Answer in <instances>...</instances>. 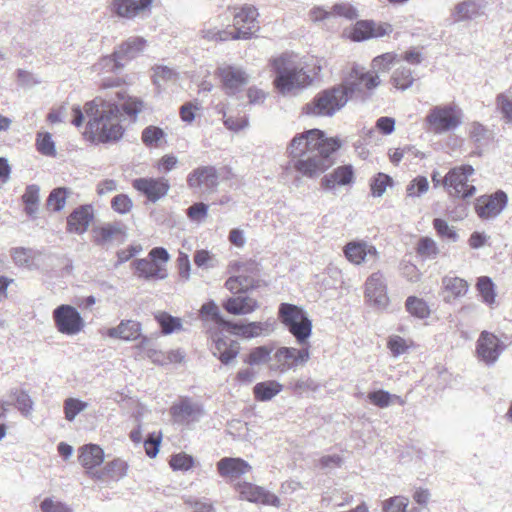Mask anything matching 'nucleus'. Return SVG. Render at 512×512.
<instances>
[{"label":"nucleus","mask_w":512,"mask_h":512,"mask_svg":"<svg viewBox=\"0 0 512 512\" xmlns=\"http://www.w3.org/2000/svg\"><path fill=\"white\" fill-rule=\"evenodd\" d=\"M94 218L91 205L76 208L67 218V230L70 233L83 234L87 231Z\"/></svg>","instance_id":"obj_26"},{"label":"nucleus","mask_w":512,"mask_h":512,"mask_svg":"<svg viewBox=\"0 0 512 512\" xmlns=\"http://www.w3.org/2000/svg\"><path fill=\"white\" fill-rule=\"evenodd\" d=\"M392 26L388 23H376L374 21H358L352 32L354 41H363L369 38H378L392 32Z\"/></svg>","instance_id":"obj_23"},{"label":"nucleus","mask_w":512,"mask_h":512,"mask_svg":"<svg viewBox=\"0 0 512 512\" xmlns=\"http://www.w3.org/2000/svg\"><path fill=\"white\" fill-rule=\"evenodd\" d=\"M187 184L201 193H213L219 185V175L214 166H200L188 174Z\"/></svg>","instance_id":"obj_13"},{"label":"nucleus","mask_w":512,"mask_h":512,"mask_svg":"<svg viewBox=\"0 0 512 512\" xmlns=\"http://www.w3.org/2000/svg\"><path fill=\"white\" fill-rule=\"evenodd\" d=\"M415 81L413 72L410 68L400 65L397 67L391 76L392 85L401 91H405L410 88Z\"/></svg>","instance_id":"obj_39"},{"label":"nucleus","mask_w":512,"mask_h":512,"mask_svg":"<svg viewBox=\"0 0 512 512\" xmlns=\"http://www.w3.org/2000/svg\"><path fill=\"white\" fill-rule=\"evenodd\" d=\"M273 68L276 72L274 85L282 95H291L311 83V77L303 70V67L295 62L293 56L284 54L273 60Z\"/></svg>","instance_id":"obj_3"},{"label":"nucleus","mask_w":512,"mask_h":512,"mask_svg":"<svg viewBox=\"0 0 512 512\" xmlns=\"http://www.w3.org/2000/svg\"><path fill=\"white\" fill-rule=\"evenodd\" d=\"M311 353L308 346L301 348L279 347L273 353L269 370L279 374H285L288 371H296L304 367L310 360Z\"/></svg>","instance_id":"obj_5"},{"label":"nucleus","mask_w":512,"mask_h":512,"mask_svg":"<svg viewBox=\"0 0 512 512\" xmlns=\"http://www.w3.org/2000/svg\"><path fill=\"white\" fill-rule=\"evenodd\" d=\"M166 134L160 127L157 126H147L141 135L142 142L147 147H159L161 143L165 140Z\"/></svg>","instance_id":"obj_45"},{"label":"nucleus","mask_w":512,"mask_h":512,"mask_svg":"<svg viewBox=\"0 0 512 512\" xmlns=\"http://www.w3.org/2000/svg\"><path fill=\"white\" fill-rule=\"evenodd\" d=\"M200 316L203 320L210 319L228 330V323H230V321H227L222 317L218 306L213 301L202 305L200 309Z\"/></svg>","instance_id":"obj_48"},{"label":"nucleus","mask_w":512,"mask_h":512,"mask_svg":"<svg viewBox=\"0 0 512 512\" xmlns=\"http://www.w3.org/2000/svg\"><path fill=\"white\" fill-rule=\"evenodd\" d=\"M251 465L241 459L234 457H224L217 463V470L221 477L236 479L240 476L250 472Z\"/></svg>","instance_id":"obj_29"},{"label":"nucleus","mask_w":512,"mask_h":512,"mask_svg":"<svg viewBox=\"0 0 512 512\" xmlns=\"http://www.w3.org/2000/svg\"><path fill=\"white\" fill-rule=\"evenodd\" d=\"M142 332V325L136 320H122L115 326L108 328L105 335L112 339L123 341H134L139 339Z\"/></svg>","instance_id":"obj_27"},{"label":"nucleus","mask_w":512,"mask_h":512,"mask_svg":"<svg viewBox=\"0 0 512 512\" xmlns=\"http://www.w3.org/2000/svg\"><path fill=\"white\" fill-rule=\"evenodd\" d=\"M177 78V72L168 66H156L154 68V83L159 87L168 82H175Z\"/></svg>","instance_id":"obj_53"},{"label":"nucleus","mask_w":512,"mask_h":512,"mask_svg":"<svg viewBox=\"0 0 512 512\" xmlns=\"http://www.w3.org/2000/svg\"><path fill=\"white\" fill-rule=\"evenodd\" d=\"M242 499L249 502L262 503L268 505H278L279 499L262 487L253 485L251 483H240L237 487Z\"/></svg>","instance_id":"obj_28"},{"label":"nucleus","mask_w":512,"mask_h":512,"mask_svg":"<svg viewBox=\"0 0 512 512\" xmlns=\"http://www.w3.org/2000/svg\"><path fill=\"white\" fill-rule=\"evenodd\" d=\"M409 501L404 496H394L385 500L382 504L384 512H408Z\"/></svg>","instance_id":"obj_57"},{"label":"nucleus","mask_w":512,"mask_h":512,"mask_svg":"<svg viewBox=\"0 0 512 512\" xmlns=\"http://www.w3.org/2000/svg\"><path fill=\"white\" fill-rule=\"evenodd\" d=\"M355 180L354 169L351 165H342L333 169L321 179V186L328 191L337 187L352 185Z\"/></svg>","instance_id":"obj_22"},{"label":"nucleus","mask_w":512,"mask_h":512,"mask_svg":"<svg viewBox=\"0 0 512 512\" xmlns=\"http://www.w3.org/2000/svg\"><path fill=\"white\" fill-rule=\"evenodd\" d=\"M42 512H72L71 508L65 503L47 497L40 503Z\"/></svg>","instance_id":"obj_62"},{"label":"nucleus","mask_w":512,"mask_h":512,"mask_svg":"<svg viewBox=\"0 0 512 512\" xmlns=\"http://www.w3.org/2000/svg\"><path fill=\"white\" fill-rule=\"evenodd\" d=\"M283 390V385L276 380H267L257 383L253 388L254 398L266 402L273 399Z\"/></svg>","instance_id":"obj_38"},{"label":"nucleus","mask_w":512,"mask_h":512,"mask_svg":"<svg viewBox=\"0 0 512 512\" xmlns=\"http://www.w3.org/2000/svg\"><path fill=\"white\" fill-rule=\"evenodd\" d=\"M36 146L38 151L46 156H55L56 148L50 133H38L36 139Z\"/></svg>","instance_id":"obj_55"},{"label":"nucleus","mask_w":512,"mask_h":512,"mask_svg":"<svg viewBox=\"0 0 512 512\" xmlns=\"http://www.w3.org/2000/svg\"><path fill=\"white\" fill-rule=\"evenodd\" d=\"M340 147L338 138H328L323 131L311 129L293 137L288 154L295 171L303 177L316 178L332 166L331 155Z\"/></svg>","instance_id":"obj_2"},{"label":"nucleus","mask_w":512,"mask_h":512,"mask_svg":"<svg viewBox=\"0 0 512 512\" xmlns=\"http://www.w3.org/2000/svg\"><path fill=\"white\" fill-rule=\"evenodd\" d=\"M33 254V250L23 247H16L11 250V257L14 263L20 267L30 268L33 262Z\"/></svg>","instance_id":"obj_54"},{"label":"nucleus","mask_w":512,"mask_h":512,"mask_svg":"<svg viewBox=\"0 0 512 512\" xmlns=\"http://www.w3.org/2000/svg\"><path fill=\"white\" fill-rule=\"evenodd\" d=\"M477 290L479 291L482 300L487 305L491 306L495 303L496 293L494 289V284L491 278L487 276H482L477 281Z\"/></svg>","instance_id":"obj_51"},{"label":"nucleus","mask_w":512,"mask_h":512,"mask_svg":"<svg viewBox=\"0 0 512 512\" xmlns=\"http://www.w3.org/2000/svg\"><path fill=\"white\" fill-rule=\"evenodd\" d=\"M380 78L376 72L368 71L360 65H354L351 72L340 86L347 95V100L379 86Z\"/></svg>","instance_id":"obj_8"},{"label":"nucleus","mask_w":512,"mask_h":512,"mask_svg":"<svg viewBox=\"0 0 512 512\" xmlns=\"http://www.w3.org/2000/svg\"><path fill=\"white\" fill-rule=\"evenodd\" d=\"M288 331L295 337L299 345H304L312 334V321L309 317L300 320L289 327Z\"/></svg>","instance_id":"obj_41"},{"label":"nucleus","mask_w":512,"mask_h":512,"mask_svg":"<svg viewBox=\"0 0 512 512\" xmlns=\"http://www.w3.org/2000/svg\"><path fill=\"white\" fill-rule=\"evenodd\" d=\"M143 102L124 92H116L115 97H96L84 105L89 118L87 128L100 142L117 141L123 135L120 122L124 115L136 119L142 111Z\"/></svg>","instance_id":"obj_1"},{"label":"nucleus","mask_w":512,"mask_h":512,"mask_svg":"<svg viewBox=\"0 0 512 512\" xmlns=\"http://www.w3.org/2000/svg\"><path fill=\"white\" fill-rule=\"evenodd\" d=\"M134 264L138 277L146 280H163L167 277L166 268L159 262L150 259H138Z\"/></svg>","instance_id":"obj_35"},{"label":"nucleus","mask_w":512,"mask_h":512,"mask_svg":"<svg viewBox=\"0 0 512 512\" xmlns=\"http://www.w3.org/2000/svg\"><path fill=\"white\" fill-rule=\"evenodd\" d=\"M274 330V324L271 321L250 322L247 324L228 323V331L235 335L250 339L262 335H269Z\"/></svg>","instance_id":"obj_25"},{"label":"nucleus","mask_w":512,"mask_h":512,"mask_svg":"<svg viewBox=\"0 0 512 512\" xmlns=\"http://www.w3.org/2000/svg\"><path fill=\"white\" fill-rule=\"evenodd\" d=\"M258 12L255 7L245 5L240 9H235L233 18L234 31L231 39H249L255 34L259 27L257 25Z\"/></svg>","instance_id":"obj_10"},{"label":"nucleus","mask_w":512,"mask_h":512,"mask_svg":"<svg viewBox=\"0 0 512 512\" xmlns=\"http://www.w3.org/2000/svg\"><path fill=\"white\" fill-rule=\"evenodd\" d=\"M170 414L175 423L188 425L198 422L204 415V409L201 404L193 401L191 398L180 397L170 407Z\"/></svg>","instance_id":"obj_11"},{"label":"nucleus","mask_w":512,"mask_h":512,"mask_svg":"<svg viewBox=\"0 0 512 512\" xmlns=\"http://www.w3.org/2000/svg\"><path fill=\"white\" fill-rule=\"evenodd\" d=\"M146 39L132 36L122 42L115 50L114 56L122 61H131L138 57L146 47Z\"/></svg>","instance_id":"obj_31"},{"label":"nucleus","mask_w":512,"mask_h":512,"mask_svg":"<svg viewBox=\"0 0 512 512\" xmlns=\"http://www.w3.org/2000/svg\"><path fill=\"white\" fill-rule=\"evenodd\" d=\"M124 67V63L120 59L114 56V52L111 55L102 57L92 67L93 71L98 74L107 72H117Z\"/></svg>","instance_id":"obj_44"},{"label":"nucleus","mask_w":512,"mask_h":512,"mask_svg":"<svg viewBox=\"0 0 512 512\" xmlns=\"http://www.w3.org/2000/svg\"><path fill=\"white\" fill-rule=\"evenodd\" d=\"M396 58L397 55L394 53H384L375 57L371 63L372 71L378 74V72H385L389 70Z\"/></svg>","instance_id":"obj_60"},{"label":"nucleus","mask_w":512,"mask_h":512,"mask_svg":"<svg viewBox=\"0 0 512 512\" xmlns=\"http://www.w3.org/2000/svg\"><path fill=\"white\" fill-rule=\"evenodd\" d=\"M343 253L346 259L354 265H361L370 261L376 262L380 258L376 247L365 240L348 242L343 248Z\"/></svg>","instance_id":"obj_15"},{"label":"nucleus","mask_w":512,"mask_h":512,"mask_svg":"<svg viewBox=\"0 0 512 512\" xmlns=\"http://www.w3.org/2000/svg\"><path fill=\"white\" fill-rule=\"evenodd\" d=\"M469 289L466 280L457 276H444L442 278V294L446 303L464 297Z\"/></svg>","instance_id":"obj_30"},{"label":"nucleus","mask_w":512,"mask_h":512,"mask_svg":"<svg viewBox=\"0 0 512 512\" xmlns=\"http://www.w3.org/2000/svg\"><path fill=\"white\" fill-rule=\"evenodd\" d=\"M272 348L268 346H258L253 348L247 355L244 362L250 366H259L268 363L271 365Z\"/></svg>","instance_id":"obj_40"},{"label":"nucleus","mask_w":512,"mask_h":512,"mask_svg":"<svg viewBox=\"0 0 512 512\" xmlns=\"http://www.w3.org/2000/svg\"><path fill=\"white\" fill-rule=\"evenodd\" d=\"M429 189L428 179L424 176L414 178L406 188L409 197H420Z\"/></svg>","instance_id":"obj_58"},{"label":"nucleus","mask_w":512,"mask_h":512,"mask_svg":"<svg viewBox=\"0 0 512 512\" xmlns=\"http://www.w3.org/2000/svg\"><path fill=\"white\" fill-rule=\"evenodd\" d=\"M473 174L474 168L471 165L454 167L443 178L442 186L453 198H470L476 193V187L469 183V177Z\"/></svg>","instance_id":"obj_7"},{"label":"nucleus","mask_w":512,"mask_h":512,"mask_svg":"<svg viewBox=\"0 0 512 512\" xmlns=\"http://www.w3.org/2000/svg\"><path fill=\"white\" fill-rule=\"evenodd\" d=\"M367 398L373 405L379 408L389 407L394 399L402 402L399 396L392 395L385 390H376L370 392L368 393Z\"/></svg>","instance_id":"obj_52"},{"label":"nucleus","mask_w":512,"mask_h":512,"mask_svg":"<svg viewBox=\"0 0 512 512\" xmlns=\"http://www.w3.org/2000/svg\"><path fill=\"white\" fill-rule=\"evenodd\" d=\"M365 297L375 307L385 309L389 303L387 285L382 273L371 274L365 283Z\"/></svg>","instance_id":"obj_18"},{"label":"nucleus","mask_w":512,"mask_h":512,"mask_svg":"<svg viewBox=\"0 0 512 512\" xmlns=\"http://www.w3.org/2000/svg\"><path fill=\"white\" fill-rule=\"evenodd\" d=\"M417 252L424 258L433 259L438 255L439 250L436 242L433 239L423 237L418 242Z\"/></svg>","instance_id":"obj_56"},{"label":"nucleus","mask_w":512,"mask_h":512,"mask_svg":"<svg viewBox=\"0 0 512 512\" xmlns=\"http://www.w3.org/2000/svg\"><path fill=\"white\" fill-rule=\"evenodd\" d=\"M347 103L346 92L341 87H334L319 93L305 105L303 111L312 116H332Z\"/></svg>","instance_id":"obj_6"},{"label":"nucleus","mask_w":512,"mask_h":512,"mask_svg":"<svg viewBox=\"0 0 512 512\" xmlns=\"http://www.w3.org/2000/svg\"><path fill=\"white\" fill-rule=\"evenodd\" d=\"M104 461L103 449L96 444H88L80 449L79 462L87 470V473L91 476V473H96L94 470L100 466Z\"/></svg>","instance_id":"obj_34"},{"label":"nucleus","mask_w":512,"mask_h":512,"mask_svg":"<svg viewBox=\"0 0 512 512\" xmlns=\"http://www.w3.org/2000/svg\"><path fill=\"white\" fill-rule=\"evenodd\" d=\"M112 209L119 214H127L133 207L131 198L126 194H118L112 198Z\"/></svg>","instance_id":"obj_61"},{"label":"nucleus","mask_w":512,"mask_h":512,"mask_svg":"<svg viewBox=\"0 0 512 512\" xmlns=\"http://www.w3.org/2000/svg\"><path fill=\"white\" fill-rule=\"evenodd\" d=\"M387 346L394 357L404 354L409 348L407 340L398 335L391 336L388 340Z\"/></svg>","instance_id":"obj_63"},{"label":"nucleus","mask_w":512,"mask_h":512,"mask_svg":"<svg viewBox=\"0 0 512 512\" xmlns=\"http://www.w3.org/2000/svg\"><path fill=\"white\" fill-rule=\"evenodd\" d=\"M497 111L501 114V119L506 124H512V95L508 93H499L495 99Z\"/></svg>","instance_id":"obj_46"},{"label":"nucleus","mask_w":512,"mask_h":512,"mask_svg":"<svg viewBox=\"0 0 512 512\" xmlns=\"http://www.w3.org/2000/svg\"><path fill=\"white\" fill-rule=\"evenodd\" d=\"M216 74L229 95L239 92L250 80L246 71L237 65L222 64L217 68Z\"/></svg>","instance_id":"obj_12"},{"label":"nucleus","mask_w":512,"mask_h":512,"mask_svg":"<svg viewBox=\"0 0 512 512\" xmlns=\"http://www.w3.org/2000/svg\"><path fill=\"white\" fill-rule=\"evenodd\" d=\"M9 397L12 399V402L16 405L17 409L24 416H29L33 410V401L27 392L14 389L10 391Z\"/></svg>","instance_id":"obj_42"},{"label":"nucleus","mask_w":512,"mask_h":512,"mask_svg":"<svg viewBox=\"0 0 512 512\" xmlns=\"http://www.w3.org/2000/svg\"><path fill=\"white\" fill-rule=\"evenodd\" d=\"M94 241L98 245H118L122 244L127 238V231L121 222L104 223L93 229Z\"/></svg>","instance_id":"obj_19"},{"label":"nucleus","mask_w":512,"mask_h":512,"mask_svg":"<svg viewBox=\"0 0 512 512\" xmlns=\"http://www.w3.org/2000/svg\"><path fill=\"white\" fill-rule=\"evenodd\" d=\"M405 306L407 311L417 318L424 319L430 315V309L427 303L421 298L409 296Z\"/></svg>","instance_id":"obj_50"},{"label":"nucleus","mask_w":512,"mask_h":512,"mask_svg":"<svg viewBox=\"0 0 512 512\" xmlns=\"http://www.w3.org/2000/svg\"><path fill=\"white\" fill-rule=\"evenodd\" d=\"M281 323L287 328L300 320L308 317L307 313L299 306L290 303H281L278 310Z\"/></svg>","instance_id":"obj_37"},{"label":"nucleus","mask_w":512,"mask_h":512,"mask_svg":"<svg viewBox=\"0 0 512 512\" xmlns=\"http://www.w3.org/2000/svg\"><path fill=\"white\" fill-rule=\"evenodd\" d=\"M132 186L135 190L142 193L153 203L165 197L170 189L167 179L160 178H137L133 180Z\"/></svg>","instance_id":"obj_20"},{"label":"nucleus","mask_w":512,"mask_h":512,"mask_svg":"<svg viewBox=\"0 0 512 512\" xmlns=\"http://www.w3.org/2000/svg\"><path fill=\"white\" fill-rule=\"evenodd\" d=\"M128 465L124 460L114 459L108 462L103 469L97 470L96 473H91V477L104 480L106 478L118 481L126 476Z\"/></svg>","instance_id":"obj_36"},{"label":"nucleus","mask_w":512,"mask_h":512,"mask_svg":"<svg viewBox=\"0 0 512 512\" xmlns=\"http://www.w3.org/2000/svg\"><path fill=\"white\" fill-rule=\"evenodd\" d=\"M392 184V178L384 173H378L371 182V193L373 197H381L387 186Z\"/></svg>","instance_id":"obj_59"},{"label":"nucleus","mask_w":512,"mask_h":512,"mask_svg":"<svg viewBox=\"0 0 512 512\" xmlns=\"http://www.w3.org/2000/svg\"><path fill=\"white\" fill-rule=\"evenodd\" d=\"M233 271L237 272V280H240L244 291L255 286L256 276L258 275V264L253 260L236 261L231 264Z\"/></svg>","instance_id":"obj_32"},{"label":"nucleus","mask_w":512,"mask_h":512,"mask_svg":"<svg viewBox=\"0 0 512 512\" xmlns=\"http://www.w3.org/2000/svg\"><path fill=\"white\" fill-rule=\"evenodd\" d=\"M155 319L162 328L163 334H171L181 330L182 321L178 317H173L166 312H159L155 315Z\"/></svg>","instance_id":"obj_49"},{"label":"nucleus","mask_w":512,"mask_h":512,"mask_svg":"<svg viewBox=\"0 0 512 512\" xmlns=\"http://www.w3.org/2000/svg\"><path fill=\"white\" fill-rule=\"evenodd\" d=\"M463 123V111L454 104H441L433 106L424 120L426 132L434 135H443L459 128Z\"/></svg>","instance_id":"obj_4"},{"label":"nucleus","mask_w":512,"mask_h":512,"mask_svg":"<svg viewBox=\"0 0 512 512\" xmlns=\"http://www.w3.org/2000/svg\"><path fill=\"white\" fill-rule=\"evenodd\" d=\"M89 404L85 401H82L78 398L69 397L65 399L63 403V412L65 419L69 422L75 420L78 414L85 411L88 408Z\"/></svg>","instance_id":"obj_43"},{"label":"nucleus","mask_w":512,"mask_h":512,"mask_svg":"<svg viewBox=\"0 0 512 512\" xmlns=\"http://www.w3.org/2000/svg\"><path fill=\"white\" fill-rule=\"evenodd\" d=\"M505 348V344L496 335L483 331L477 340L476 352L478 358L490 366L498 360Z\"/></svg>","instance_id":"obj_14"},{"label":"nucleus","mask_w":512,"mask_h":512,"mask_svg":"<svg viewBox=\"0 0 512 512\" xmlns=\"http://www.w3.org/2000/svg\"><path fill=\"white\" fill-rule=\"evenodd\" d=\"M71 194V190L65 187L55 188L50 192L47 199L49 209L58 212L65 207L66 199Z\"/></svg>","instance_id":"obj_47"},{"label":"nucleus","mask_w":512,"mask_h":512,"mask_svg":"<svg viewBox=\"0 0 512 512\" xmlns=\"http://www.w3.org/2000/svg\"><path fill=\"white\" fill-rule=\"evenodd\" d=\"M170 466L173 470H189L193 466V458L186 453H178L171 457Z\"/></svg>","instance_id":"obj_64"},{"label":"nucleus","mask_w":512,"mask_h":512,"mask_svg":"<svg viewBox=\"0 0 512 512\" xmlns=\"http://www.w3.org/2000/svg\"><path fill=\"white\" fill-rule=\"evenodd\" d=\"M224 309L233 315H247L259 308L258 301L248 295L239 294L223 303Z\"/></svg>","instance_id":"obj_33"},{"label":"nucleus","mask_w":512,"mask_h":512,"mask_svg":"<svg viewBox=\"0 0 512 512\" xmlns=\"http://www.w3.org/2000/svg\"><path fill=\"white\" fill-rule=\"evenodd\" d=\"M52 317L57 331L64 335L75 336L85 327V321L79 311L68 304L55 308Z\"/></svg>","instance_id":"obj_9"},{"label":"nucleus","mask_w":512,"mask_h":512,"mask_svg":"<svg viewBox=\"0 0 512 512\" xmlns=\"http://www.w3.org/2000/svg\"><path fill=\"white\" fill-rule=\"evenodd\" d=\"M507 203V194L502 190H498L491 195L482 196L477 199L475 209L481 219L490 220L497 217L506 207Z\"/></svg>","instance_id":"obj_16"},{"label":"nucleus","mask_w":512,"mask_h":512,"mask_svg":"<svg viewBox=\"0 0 512 512\" xmlns=\"http://www.w3.org/2000/svg\"><path fill=\"white\" fill-rule=\"evenodd\" d=\"M485 13V6L477 0H463L457 3L452 12L451 18L453 22L460 23L473 21L480 18Z\"/></svg>","instance_id":"obj_24"},{"label":"nucleus","mask_w":512,"mask_h":512,"mask_svg":"<svg viewBox=\"0 0 512 512\" xmlns=\"http://www.w3.org/2000/svg\"><path fill=\"white\" fill-rule=\"evenodd\" d=\"M213 356L217 357L222 364H231L240 352V344L238 341L229 337H215L211 347Z\"/></svg>","instance_id":"obj_21"},{"label":"nucleus","mask_w":512,"mask_h":512,"mask_svg":"<svg viewBox=\"0 0 512 512\" xmlns=\"http://www.w3.org/2000/svg\"><path fill=\"white\" fill-rule=\"evenodd\" d=\"M153 0H112L111 12L120 18L133 20L150 12Z\"/></svg>","instance_id":"obj_17"}]
</instances>
